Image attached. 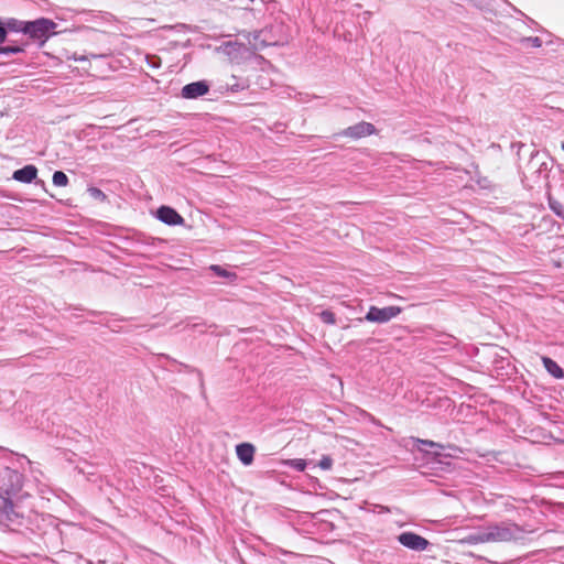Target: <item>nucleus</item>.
<instances>
[{"label":"nucleus","instance_id":"obj_26","mask_svg":"<svg viewBox=\"0 0 564 564\" xmlns=\"http://www.w3.org/2000/svg\"><path fill=\"white\" fill-rule=\"evenodd\" d=\"M417 442L429 447H442L440 444L429 440H417Z\"/></svg>","mask_w":564,"mask_h":564},{"label":"nucleus","instance_id":"obj_22","mask_svg":"<svg viewBox=\"0 0 564 564\" xmlns=\"http://www.w3.org/2000/svg\"><path fill=\"white\" fill-rule=\"evenodd\" d=\"M317 466L323 470H329L333 467V459L328 455H324L322 459L317 463Z\"/></svg>","mask_w":564,"mask_h":564},{"label":"nucleus","instance_id":"obj_12","mask_svg":"<svg viewBox=\"0 0 564 564\" xmlns=\"http://www.w3.org/2000/svg\"><path fill=\"white\" fill-rule=\"evenodd\" d=\"M543 365L547 372L552 375L554 378H563L564 371L563 369L557 365L556 361L551 359L550 357H543L542 358Z\"/></svg>","mask_w":564,"mask_h":564},{"label":"nucleus","instance_id":"obj_24","mask_svg":"<svg viewBox=\"0 0 564 564\" xmlns=\"http://www.w3.org/2000/svg\"><path fill=\"white\" fill-rule=\"evenodd\" d=\"M527 41L531 44L533 47H540L542 45V41L538 36H531L528 37Z\"/></svg>","mask_w":564,"mask_h":564},{"label":"nucleus","instance_id":"obj_18","mask_svg":"<svg viewBox=\"0 0 564 564\" xmlns=\"http://www.w3.org/2000/svg\"><path fill=\"white\" fill-rule=\"evenodd\" d=\"M52 181L55 186H66L68 184V177L62 171L54 172Z\"/></svg>","mask_w":564,"mask_h":564},{"label":"nucleus","instance_id":"obj_11","mask_svg":"<svg viewBox=\"0 0 564 564\" xmlns=\"http://www.w3.org/2000/svg\"><path fill=\"white\" fill-rule=\"evenodd\" d=\"M4 477L10 481L11 488L6 489V494L10 496L11 494H17L22 488V475L12 469H6Z\"/></svg>","mask_w":564,"mask_h":564},{"label":"nucleus","instance_id":"obj_7","mask_svg":"<svg viewBox=\"0 0 564 564\" xmlns=\"http://www.w3.org/2000/svg\"><path fill=\"white\" fill-rule=\"evenodd\" d=\"M209 91V85L206 80L189 83L182 88V97L186 99H196Z\"/></svg>","mask_w":564,"mask_h":564},{"label":"nucleus","instance_id":"obj_3","mask_svg":"<svg viewBox=\"0 0 564 564\" xmlns=\"http://www.w3.org/2000/svg\"><path fill=\"white\" fill-rule=\"evenodd\" d=\"M0 522L7 527H20L23 523V514L15 509L9 498L0 497Z\"/></svg>","mask_w":564,"mask_h":564},{"label":"nucleus","instance_id":"obj_17","mask_svg":"<svg viewBox=\"0 0 564 564\" xmlns=\"http://www.w3.org/2000/svg\"><path fill=\"white\" fill-rule=\"evenodd\" d=\"M24 52L23 45H8V46H1L0 45V54L2 55H10V54H19Z\"/></svg>","mask_w":564,"mask_h":564},{"label":"nucleus","instance_id":"obj_15","mask_svg":"<svg viewBox=\"0 0 564 564\" xmlns=\"http://www.w3.org/2000/svg\"><path fill=\"white\" fill-rule=\"evenodd\" d=\"M209 269L216 275L228 279V280H235L237 278V274L235 272L228 271L218 264H213V265H210Z\"/></svg>","mask_w":564,"mask_h":564},{"label":"nucleus","instance_id":"obj_27","mask_svg":"<svg viewBox=\"0 0 564 564\" xmlns=\"http://www.w3.org/2000/svg\"><path fill=\"white\" fill-rule=\"evenodd\" d=\"M240 89H243V86H238V85L231 86V90H234V91H238Z\"/></svg>","mask_w":564,"mask_h":564},{"label":"nucleus","instance_id":"obj_8","mask_svg":"<svg viewBox=\"0 0 564 564\" xmlns=\"http://www.w3.org/2000/svg\"><path fill=\"white\" fill-rule=\"evenodd\" d=\"M156 217L159 220L170 226L184 224V218L174 208L169 206H161L156 210Z\"/></svg>","mask_w":564,"mask_h":564},{"label":"nucleus","instance_id":"obj_1","mask_svg":"<svg viewBox=\"0 0 564 564\" xmlns=\"http://www.w3.org/2000/svg\"><path fill=\"white\" fill-rule=\"evenodd\" d=\"M524 531L514 523H500L488 527L485 531L471 536L475 542H510L523 538Z\"/></svg>","mask_w":564,"mask_h":564},{"label":"nucleus","instance_id":"obj_4","mask_svg":"<svg viewBox=\"0 0 564 564\" xmlns=\"http://www.w3.org/2000/svg\"><path fill=\"white\" fill-rule=\"evenodd\" d=\"M401 311L402 310L399 306H386L382 308L370 306L368 313L365 316V321L383 324L397 317ZM358 321L361 322L364 318H359Z\"/></svg>","mask_w":564,"mask_h":564},{"label":"nucleus","instance_id":"obj_14","mask_svg":"<svg viewBox=\"0 0 564 564\" xmlns=\"http://www.w3.org/2000/svg\"><path fill=\"white\" fill-rule=\"evenodd\" d=\"M242 51H246V46L243 44L228 42L224 45V52L232 58Z\"/></svg>","mask_w":564,"mask_h":564},{"label":"nucleus","instance_id":"obj_25","mask_svg":"<svg viewBox=\"0 0 564 564\" xmlns=\"http://www.w3.org/2000/svg\"><path fill=\"white\" fill-rule=\"evenodd\" d=\"M7 39V28L3 22L0 21V44Z\"/></svg>","mask_w":564,"mask_h":564},{"label":"nucleus","instance_id":"obj_16","mask_svg":"<svg viewBox=\"0 0 564 564\" xmlns=\"http://www.w3.org/2000/svg\"><path fill=\"white\" fill-rule=\"evenodd\" d=\"M550 208L561 218H564V205L549 196Z\"/></svg>","mask_w":564,"mask_h":564},{"label":"nucleus","instance_id":"obj_13","mask_svg":"<svg viewBox=\"0 0 564 564\" xmlns=\"http://www.w3.org/2000/svg\"><path fill=\"white\" fill-rule=\"evenodd\" d=\"M26 22L28 21H21V20L11 18L4 22V25L7 28V32L12 31V32H21L24 34V28L26 25Z\"/></svg>","mask_w":564,"mask_h":564},{"label":"nucleus","instance_id":"obj_23","mask_svg":"<svg viewBox=\"0 0 564 564\" xmlns=\"http://www.w3.org/2000/svg\"><path fill=\"white\" fill-rule=\"evenodd\" d=\"M88 193L95 199H99V200H105L106 199L105 193L101 189L97 188V187H89L88 188Z\"/></svg>","mask_w":564,"mask_h":564},{"label":"nucleus","instance_id":"obj_21","mask_svg":"<svg viewBox=\"0 0 564 564\" xmlns=\"http://www.w3.org/2000/svg\"><path fill=\"white\" fill-rule=\"evenodd\" d=\"M319 318L329 325H334L336 323L335 314L329 310H324L319 313Z\"/></svg>","mask_w":564,"mask_h":564},{"label":"nucleus","instance_id":"obj_6","mask_svg":"<svg viewBox=\"0 0 564 564\" xmlns=\"http://www.w3.org/2000/svg\"><path fill=\"white\" fill-rule=\"evenodd\" d=\"M376 127L366 121L358 122L354 126H350L346 129H344L341 132H339L337 135L348 137L354 140L361 139L367 135H371L376 133Z\"/></svg>","mask_w":564,"mask_h":564},{"label":"nucleus","instance_id":"obj_20","mask_svg":"<svg viewBox=\"0 0 564 564\" xmlns=\"http://www.w3.org/2000/svg\"><path fill=\"white\" fill-rule=\"evenodd\" d=\"M284 466H290L299 471L304 470L306 462L304 459H284Z\"/></svg>","mask_w":564,"mask_h":564},{"label":"nucleus","instance_id":"obj_10","mask_svg":"<svg viewBox=\"0 0 564 564\" xmlns=\"http://www.w3.org/2000/svg\"><path fill=\"white\" fill-rule=\"evenodd\" d=\"M37 176L36 166L29 164L13 172V180L21 183H32Z\"/></svg>","mask_w":564,"mask_h":564},{"label":"nucleus","instance_id":"obj_5","mask_svg":"<svg viewBox=\"0 0 564 564\" xmlns=\"http://www.w3.org/2000/svg\"><path fill=\"white\" fill-rule=\"evenodd\" d=\"M397 540L404 547L415 552H423L427 550V547L431 544L430 541L426 540L424 536L411 531L400 533L397 536Z\"/></svg>","mask_w":564,"mask_h":564},{"label":"nucleus","instance_id":"obj_9","mask_svg":"<svg viewBox=\"0 0 564 564\" xmlns=\"http://www.w3.org/2000/svg\"><path fill=\"white\" fill-rule=\"evenodd\" d=\"M254 453L256 447L250 443H241L236 446L237 457L245 466H249L252 464Z\"/></svg>","mask_w":564,"mask_h":564},{"label":"nucleus","instance_id":"obj_19","mask_svg":"<svg viewBox=\"0 0 564 564\" xmlns=\"http://www.w3.org/2000/svg\"><path fill=\"white\" fill-rule=\"evenodd\" d=\"M262 32H256L252 34V40L249 39V44L252 46L253 50H260L267 45L265 41L260 40Z\"/></svg>","mask_w":564,"mask_h":564},{"label":"nucleus","instance_id":"obj_28","mask_svg":"<svg viewBox=\"0 0 564 564\" xmlns=\"http://www.w3.org/2000/svg\"><path fill=\"white\" fill-rule=\"evenodd\" d=\"M563 149H564V145H563Z\"/></svg>","mask_w":564,"mask_h":564},{"label":"nucleus","instance_id":"obj_2","mask_svg":"<svg viewBox=\"0 0 564 564\" xmlns=\"http://www.w3.org/2000/svg\"><path fill=\"white\" fill-rule=\"evenodd\" d=\"M56 28L57 23L53 20L39 18L26 22L24 34L28 35L30 40L37 42L39 47H43L51 36L57 34L55 31Z\"/></svg>","mask_w":564,"mask_h":564}]
</instances>
